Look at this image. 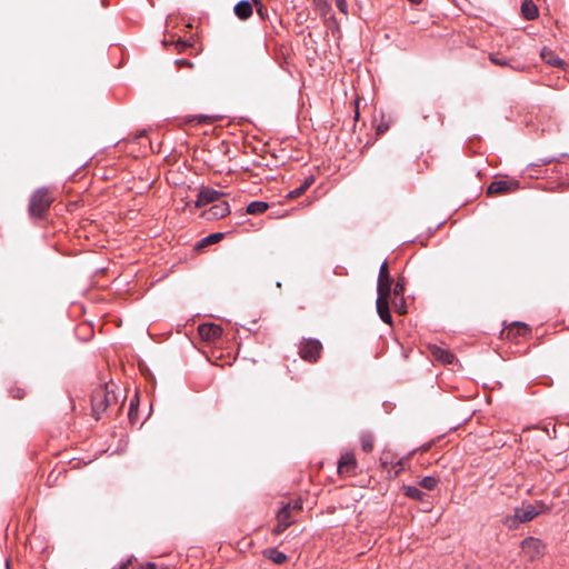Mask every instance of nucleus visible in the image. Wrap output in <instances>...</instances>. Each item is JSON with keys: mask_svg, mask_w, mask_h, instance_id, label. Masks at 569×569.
<instances>
[{"mask_svg": "<svg viewBox=\"0 0 569 569\" xmlns=\"http://www.w3.org/2000/svg\"><path fill=\"white\" fill-rule=\"evenodd\" d=\"M53 198L46 187L37 189L30 197L29 213L31 217L41 218L50 208Z\"/></svg>", "mask_w": 569, "mask_h": 569, "instance_id": "1", "label": "nucleus"}, {"mask_svg": "<svg viewBox=\"0 0 569 569\" xmlns=\"http://www.w3.org/2000/svg\"><path fill=\"white\" fill-rule=\"evenodd\" d=\"M539 510L536 507L528 505L522 508H517L513 516L505 519V525L509 528H516L520 522H527L532 520L539 515Z\"/></svg>", "mask_w": 569, "mask_h": 569, "instance_id": "2", "label": "nucleus"}, {"mask_svg": "<svg viewBox=\"0 0 569 569\" xmlns=\"http://www.w3.org/2000/svg\"><path fill=\"white\" fill-rule=\"evenodd\" d=\"M322 345L317 339H305L299 347V355L303 360L316 362L320 358Z\"/></svg>", "mask_w": 569, "mask_h": 569, "instance_id": "3", "label": "nucleus"}, {"mask_svg": "<svg viewBox=\"0 0 569 569\" xmlns=\"http://www.w3.org/2000/svg\"><path fill=\"white\" fill-rule=\"evenodd\" d=\"M92 411L96 419H99L101 412H103L110 403V392L107 387H100L92 395Z\"/></svg>", "mask_w": 569, "mask_h": 569, "instance_id": "4", "label": "nucleus"}, {"mask_svg": "<svg viewBox=\"0 0 569 569\" xmlns=\"http://www.w3.org/2000/svg\"><path fill=\"white\" fill-rule=\"evenodd\" d=\"M392 278L390 277L388 262L383 261L379 269L377 292L378 295L390 296Z\"/></svg>", "mask_w": 569, "mask_h": 569, "instance_id": "5", "label": "nucleus"}, {"mask_svg": "<svg viewBox=\"0 0 569 569\" xmlns=\"http://www.w3.org/2000/svg\"><path fill=\"white\" fill-rule=\"evenodd\" d=\"M278 523L274 528L276 533L283 532L292 522L293 518L291 517V503L284 505L277 513Z\"/></svg>", "mask_w": 569, "mask_h": 569, "instance_id": "6", "label": "nucleus"}, {"mask_svg": "<svg viewBox=\"0 0 569 569\" xmlns=\"http://www.w3.org/2000/svg\"><path fill=\"white\" fill-rule=\"evenodd\" d=\"M199 335L203 340L214 341L219 339L222 335V328L216 323H203L200 325Z\"/></svg>", "mask_w": 569, "mask_h": 569, "instance_id": "7", "label": "nucleus"}, {"mask_svg": "<svg viewBox=\"0 0 569 569\" xmlns=\"http://www.w3.org/2000/svg\"><path fill=\"white\" fill-rule=\"evenodd\" d=\"M223 193L211 189V188H202L199 193L196 201V207L201 208L203 206H207L209 203H212L222 196Z\"/></svg>", "mask_w": 569, "mask_h": 569, "instance_id": "8", "label": "nucleus"}, {"mask_svg": "<svg viewBox=\"0 0 569 569\" xmlns=\"http://www.w3.org/2000/svg\"><path fill=\"white\" fill-rule=\"evenodd\" d=\"M389 298L390 296L378 295L376 306L377 312L380 319L388 325L392 323V317L389 310Z\"/></svg>", "mask_w": 569, "mask_h": 569, "instance_id": "9", "label": "nucleus"}, {"mask_svg": "<svg viewBox=\"0 0 569 569\" xmlns=\"http://www.w3.org/2000/svg\"><path fill=\"white\" fill-rule=\"evenodd\" d=\"M518 182L517 181H508V180H496L492 181L487 189L488 194H497V193H505L510 190L517 189Z\"/></svg>", "mask_w": 569, "mask_h": 569, "instance_id": "10", "label": "nucleus"}, {"mask_svg": "<svg viewBox=\"0 0 569 569\" xmlns=\"http://www.w3.org/2000/svg\"><path fill=\"white\" fill-rule=\"evenodd\" d=\"M357 467V461L353 453L346 452L343 453L338 462V472L341 475H349L355 471Z\"/></svg>", "mask_w": 569, "mask_h": 569, "instance_id": "11", "label": "nucleus"}, {"mask_svg": "<svg viewBox=\"0 0 569 569\" xmlns=\"http://www.w3.org/2000/svg\"><path fill=\"white\" fill-rule=\"evenodd\" d=\"M230 213V207L227 201H221L213 204L207 212L206 217L208 220L221 219Z\"/></svg>", "mask_w": 569, "mask_h": 569, "instance_id": "12", "label": "nucleus"}, {"mask_svg": "<svg viewBox=\"0 0 569 569\" xmlns=\"http://www.w3.org/2000/svg\"><path fill=\"white\" fill-rule=\"evenodd\" d=\"M233 12L240 20H247L252 16V4L248 0H241L236 3Z\"/></svg>", "mask_w": 569, "mask_h": 569, "instance_id": "13", "label": "nucleus"}, {"mask_svg": "<svg viewBox=\"0 0 569 569\" xmlns=\"http://www.w3.org/2000/svg\"><path fill=\"white\" fill-rule=\"evenodd\" d=\"M521 13L525 19L533 20L538 17V8L532 1H525L521 6Z\"/></svg>", "mask_w": 569, "mask_h": 569, "instance_id": "14", "label": "nucleus"}, {"mask_svg": "<svg viewBox=\"0 0 569 569\" xmlns=\"http://www.w3.org/2000/svg\"><path fill=\"white\" fill-rule=\"evenodd\" d=\"M269 208V204L264 201H252L247 206L248 214H261Z\"/></svg>", "mask_w": 569, "mask_h": 569, "instance_id": "15", "label": "nucleus"}, {"mask_svg": "<svg viewBox=\"0 0 569 569\" xmlns=\"http://www.w3.org/2000/svg\"><path fill=\"white\" fill-rule=\"evenodd\" d=\"M432 355L437 360L443 363H452L455 360V356L450 351L441 348H435Z\"/></svg>", "mask_w": 569, "mask_h": 569, "instance_id": "16", "label": "nucleus"}, {"mask_svg": "<svg viewBox=\"0 0 569 569\" xmlns=\"http://www.w3.org/2000/svg\"><path fill=\"white\" fill-rule=\"evenodd\" d=\"M542 59L550 66L561 67L565 62L559 57L555 56L552 51L543 49L541 52Z\"/></svg>", "mask_w": 569, "mask_h": 569, "instance_id": "17", "label": "nucleus"}, {"mask_svg": "<svg viewBox=\"0 0 569 569\" xmlns=\"http://www.w3.org/2000/svg\"><path fill=\"white\" fill-rule=\"evenodd\" d=\"M266 556L268 559H270L271 561H273L277 565H281L287 560L286 553H283L282 551H279L274 548L266 550Z\"/></svg>", "mask_w": 569, "mask_h": 569, "instance_id": "18", "label": "nucleus"}, {"mask_svg": "<svg viewBox=\"0 0 569 569\" xmlns=\"http://www.w3.org/2000/svg\"><path fill=\"white\" fill-rule=\"evenodd\" d=\"M405 495L413 500L421 501L425 498V492L421 491L418 487L415 486H406L403 488Z\"/></svg>", "mask_w": 569, "mask_h": 569, "instance_id": "19", "label": "nucleus"}, {"mask_svg": "<svg viewBox=\"0 0 569 569\" xmlns=\"http://www.w3.org/2000/svg\"><path fill=\"white\" fill-rule=\"evenodd\" d=\"M222 238H223L222 232L211 233L200 241L199 247H204V246H208L211 243H216V242L220 241Z\"/></svg>", "mask_w": 569, "mask_h": 569, "instance_id": "20", "label": "nucleus"}, {"mask_svg": "<svg viewBox=\"0 0 569 569\" xmlns=\"http://www.w3.org/2000/svg\"><path fill=\"white\" fill-rule=\"evenodd\" d=\"M361 448L366 452H370L373 448V436L371 433H363L361 436Z\"/></svg>", "mask_w": 569, "mask_h": 569, "instance_id": "21", "label": "nucleus"}, {"mask_svg": "<svg viewBox=\"0 0 569 569\" xmlns=\"http://www.w3.org/2000/svg\"><path fill=\"white\" fill-rule=\"evenodd\" d=\"M438 485V479L433 476L423 477L420 480V486L427 490H433Z\"/></svg>", "mask_w": 569, "mask_h": 569, "instance_id": "22", "label": "nucleus"}, {"mask_svg": "<svg viewBox=\"0 0 569 569\" xmlns=\"http://www.w3.org/2000/svg\"><path fill=\"white\" fill-rule=\"evenodd\" d=\"M522 547L523 548H532L533 550L539 552V549L541 547V542H540V540L530 537V538H527V539L523 540Z\"/></svg>", "mask_w": 569, "mask_h": 569, "instance_id": "23", "label": "nucleus"}, {"mask_svg": "<svg viewBox=\"0 0 569 569\" xmlns=\"http://www.w3.org/2000/svg\"><path fill=\"white\" fill-rule=\"evenodd\" d=\"M489 58H490V61L492 63H495L496 66H501L502 67V66H507L508 64V60L506 58L499 57L496 53H491Z\"/></svg>", "mask_w": 569, "mask_h": 569, "instance_id": "24", "label": "nucleus"}, {"mask_svg": "<svg viewBox=\"0 0 569 569\" xmlns=\"http://www.w3.org/2000/svg\"><path fill=\"white\" fill-rule=\"evenodd\" d=\"M336 6L338 10L345 16L348 14V3L347 0H336Z\"/></svg>", "mask_w": 569, "mask_h": 569, "instance_id": "25", "label": "nucleus"}, {"mask_svg": "<svg viewBox=\"0 0 569 569\" xmlns=\"http://www.w3.org/2000/svg\"><path fill=\"white\" fill-rule=\"evenodd\" d=\"M405 293V283L401 280H398L393 287L395 296H402Z\"/></svg>", "mask_w": 569, "mask_h": 569, "instance_id": "26", "label": "nucleus"}, {"mask_svg": "<svg viewBox=\"0 0 569 569\" xmlns=\"http://www.w3.org/2000/svg\"><path fill=\"white\" fill-rule=\"evenodd\" d=\"M317 6L319 7V10L322 14H326L327 11H330V4H328L325 0H318Z\"/></svg>", "mask_w": 569, "mask_h": 569, "instance_id": "27", "label": "nucleus"}, {"mask_svg": "<svg viewBox=\"0 0 569 569\" xmlns=\"http://www.w3.org/2000/svg\"><path fill=\"white\" fill-rule=\"evenodd\" d=\"M305 192V189L300 186L293 190H291L289 193H288V197L291 198V199H295V198H298L300 197L302 193Z\"/></svg>", "mask_w": 569, "mask_h": 569, "instance_id": "28", "label": "nucleus"}, {"mask_svg": "<svg viewBox=\"0 0 569 569\" xmlns=\"http://www.w3.org/2000/svg\"><path fill=\"white\" fill-rule=\"evenodd\" d=\"M254 3L259 6L257 9V13L261 17V19H264L267 16L266 8L258 0H254Z\"/></svg>", "mask_w": 569, "mask_h": 569, "instance_id": "29", "label": "nucleus"}, {"mask_svg": "<svg viewBox=\"0 0 569 569\" xmlns=\"http://www.w3.org/2000/svg\"><path fill=\"white\" fill-rule=\"evenodd\" d=\"M556 160L557 159L555 157L542 158V159L539 160V163H537V166H539V164H548V163H551V162H553ZM535 166H536V163L530 164V167H535Z\"/></svg>", "mask_w": 569, "mask_h": 569, "instance_id": "30", "label": "nucleus"}, {"mask_svg": "<svg viewBox=\"0 0 569 569\" xmlns=\"http://www.w3.org/2000/svg\"><path fill=\"white\" fill-rule=\"evenodd\" d=\"M176 63L179 64L180 67H192V62H190L189 60H186V59H178L176 60Z\"/></svg>", "mask_w": 569, "mask_h": 569, "instance_id": "31", "label": "nucleus"}, {"mask_svg": "<svg viewBox=\"0 0 569 569\" xmlns=\"http://www.w3.org/2000/svg\"><path fill=\"white\" fill-rule=\"evenodd\" d=\"M313 183V178L309 177L305 180V182L301 184V187L305 189V191Z\"/></svg>", "mask_w": 569, "mask_h": 569, "instance_id": "32", "label": "nucleus"}, {"mask_svg": "<svg viewBox=\"0 0 569 569\" xmlns=\"http://www.w3.org/2000/svg\"><path fill=\"white\" fill-rule=\"evenodd\" d=\"M301 509V503L298 502V501H295L293 503H291V511L292 510H299Z\"/></svg>", "mask_w": 569, "mask_h": 569, "instance_id": "33", "label": "nucleus"}, {"mask_svg": "<svg viewBox=\"0 0 569 569\" xmlns=\"http://www.w3.org/2000/svg\"><path fill=\"white\" fill-rule=\"evenodd\" d=\"M142 569H156V565L153 562H148Z\"/></svg>", "mask_w": 569, "mask_h": 569, "instance_id": "34", "label": "nucleus"}, {"mask_svg": "<svg viewBox=\"0 0 569 569\" xmlns=\"http://www.w3.org/2000/svg\"><path fill=\"white\" fill-rule=\"evenodd\" d=\"M518 325H519V326H520L525 331H528V328H527V326H526V325H523V323H518Z\"/></svg>", "mask_w": 569, "mask_h": 569, "instance_id": "35", "label": "nucleus"}, {"mask_svg": "<svg viewBox=\"0 0 569 569\" xmlns=\"http://www.w3.org/2000/svg\"><path fill=\"white\" fill-rule=\"evenodd\" d=\"M409 1L412 2V3H420L421 2V0H409Z\"/></svg>", "mask_w": 569, "mask_h": 569, "instance_id": "36", "label": "nucleus"}, {"mask_svg": "<svg viewBox=\"0 0 569 569\" xmlns=\"http://www.w3.org/2000/svg\"><path fill=\"white\" fill-rule=\"evenodd\" d=\"M128 563H123L119 569H127Z\"/></svg>", "mask_w": 569, "mask_h": 569, "instance_id": "37", "label": "nucleus"}, {"mask_svg": "<svg viewBox=\"0 0 569 569\" xmlns=\"http://www.w3.org/2000/svg\"><path fill=\"white\" fill-rule=\"evenodd\" d=\"M6 567H7V569H10L9 561L6 562Z\"/></svg>", "mask_w": 569, "mask_h": 569, "instance_id": "38", "label": "nucleus"}]
</instances>
